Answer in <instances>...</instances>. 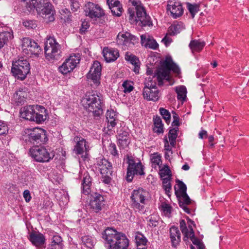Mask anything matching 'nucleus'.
Segmentation results:
<instances>
[{"mask_svg": "<svg viewBox=\"0 0 249 249\" xmlns=\"http://www.w3.org/2000/svg\"><path fill=\"white\" fill-rule=\"evenodd\" d=\"M102 238L108 249H127L129 245L126 235L112 228L106 229L102 233Z\"/></svg>", "mask_w": 249, "mask_h": 249, "instance_id": "f257e3e1", "label": "nucleus"}, {"mask_svg": "<svg viewBox=\"0 0 249 249\" xmlns=\"http://www.w3.org/2000/svg\"><path fill=\"white\" fill-rule=\"evenodd\" d=\"M24 6L29 12L36 9L37 14L47 22L54 20L55 11L48 0H22Z\"/></svg>", "mask_w": 249, "mask_h": 249, "instance_id": "f03ea898", "label": "nucleus"}, {"mask_svg": "<svg viewBox=\"0 0 249 249\" xmlns=\"http://www.w3.org/2000/svg\"><path fill=\"white\" fill-rule=\"evenodd\" d=\"M84 108L92 113L94 116H99L103 112V103L100 94L96 91L87 92L81 100Z\"/></svg>", "mask_w": 249, "mask_h": 249, "instance_id": "7ed1b4c3", "label": "nucleus"}, {"mask_svg": "<svg viewBox=\"0 0 249 249\" xmlns=\"http://www.w3.org/2000/svg\"><path fill=\"white\" fill-rule=\"evenodd\" d=\"M172 71L174 73L178 74L180 70L178 67L175 64L171 58H166L162 63L161 67L159 68L153 75V78L157 80L159 86H162L163 80H166L171 83V77L170 72Z\"/></svg>", "mask_w": 249, "mask_h": 249, "instance_id": "20e7f679", "label": "nucleus"}, {"mask_svg": "<svg viewBox=\"0 0 249 249\" xmlns=\"http://www.w3.org/2000/svg\"><path fill=\"white\" fill-rule=\"evenodd\" d=\"M127 160L128 165L127 169L126 179L128 182L132 181L135 175H144V166L141 161L135 159L132 156H128Z\"/></svg>", "mask_w": 249, "mask_h": 249, "instance_id": "39448f33", "label": "nucleus"}, {"mask_svg": "<svg viewBox=\"0 0 249 249\" xmlns=\"http://www.w3.org/2000/svg\"><path fill=\"white\" fill-rule=\"evenodd\" d=\"M25 133L27 134L25 141L34 145L44 143L48 141L46 131L40 128L27 129Z\"/></svg>", "mask_w": 249, "mask_h": 249, "instance_id": "423d86ee", "label": "nucleus"}, {"mask_svg": "<svg viewBox=\"0 0 249 249\" xmlns=\"http://www.w3.org/2000/svg\"><path fill=\"white\" fill-rule=\"evenodd\" d=\"M44 51L46 58L50 60L58 59L61 53L60 45L54 37L49 36L45 42Z\"/></svg>", "mask_w": 249, "mask_h": 249, "instance_id": "0eeeda50", "label": "nucleus"}, {"mask_svg": "<svg viewBox=\"0 0 249 249\" xmlns=\"http://www.w3.org/2000/svg\"><path fill=\"white\" fill-rule=\"evenodd\" d=\"M29 154L34 160L38 162H48L54 157L53 151H48L43 146H36L31 148Z\"/></svg>", "mask_w": 249, "mask_h": 249, "instance_id": "6e6552de", "label": "nucleus"}, {"mask_svg": "<svg viewBox=\"0 0 249 249\" xmlns=\"http://www.w3.org/2000/svg\"><path fill=\"white\" fill-rule=\"evenodd\" d=\"M30 71V63L26 59H19L13 63L11 71L18 79H25Z\"/></svg>", "mask_w": 249, "mask_h": 249, "instance_id": "1a4fd4ad", "label": "nucleus"}, {"mask_svg": "<svg viewBox=\"0 0 249 249\" xmlns=\"http://www.w3.org/2000/svg\"><path fill=\"white\" fill-rule=\"evenodd\" d=\"M84 11L86 16L94 20L101 18L105 14L100 6L91 2H88L85 4Z\"/></svg>", "mask_w": 249, "mask_h": 249, "instance_id": "9d476101", "label": "nucleus"}, {"mask_svg": "<svg viewBox=\"0 0 249 249\" xmlns=\"http://www.w3.org/2000/svg\"><path fill=\"white\" fill-rule=\"evenodd\" d=\"M150 79V78H149ZM156 82L149 80L145 82L143 89V96L148 101H156L159 99V92L156 89Z\"/></svg>", "mask_w": 249, "mask_h": 249, "instance_id": "9b49d317", "label": "nucleus"}, {"mask_svg": "<svg viewBox=\"0 0 249 249\" xmlns=\"http://www.w3.org/2000/svg\"><path fill=\"white\" fill-rule=\"evenodd\" d=\"M22 49L23 52L28 55H37L41 51L40 46L35 41L29 37L23 38Z\"/></svg>", "mask_w": 249, "mask_h": 249, "instance_id": "f8f14e48", "label": "nucleus"}, {"mask_svg": "<svg viewBox=\"0 0 249 249\" xmlns=\"http://www.w3.org/2000/svg\"><path fill=\"white\" fill-rule=\"evenodd\" d=\"M79 61L80 59L78 56L75 55H71L59 67V70L62 74H66L72 71L79 63Z\"/></svg>", "mask_w": 249, "mask_h": 249, "instance_id": "ddd939ff", "label": "nucleus"}, {"mask_svg": "<svg viewBox=\"0 0 249 249\" xmlns=\"http://www.w3.org/2000/svg\"><path fill=\"white\" fill-rule=\"evenodd\" d=\"M145 193L142 189L135 190L133 191L131 198L132 201V205L134 208L139 210L143 208Z\"/></svg>", "mask_w": 249, "mask_h": 249, "instance_id": "4468645a", "label": "nucleus"}, {"mask_svg": "<svg viewBox=\"0 0 249 249\" xmlns=\"http://www.w3.org/2000/svg\"><path fill=\"white\" fill-rule=\"evenodd\" d=\"M101 70L102 67L100 63L97 61H94L89 71L87 74V78L91 79L96 85H99Z\"/></svg>", "mask_w": 249, "mask_h": 249, "instance_id": "2eb2a0df", "label": "nucleus"}, {"mask_svg": "<svg viewBox=\"0 0 249 249\" xmlns=\"http://www.w3.org/2000/svg\"><path fill=\"white\" fill-rule=\"evenodd\" d=\"M168 12L174 18H177L180 17L183 13V9L181 3L176 0H171L168 2L167 6Z\"/></svg>", "mask_w": 249, "mask_h": 249, "instance_id": "dca6fc26", "label": "nucleus"}, {"mask_svg": "<svg viewBox=\"0 0 249 249\" xmlns=\"http://www.w3.org/2000/svg\"><path fill=\"white\" fill-rule=\"evenodd\" d=\"M104 202L105 199L103 196L100 194L95 193L90 200V209L95 213L99 212L105 205Z\"/></svg>", "mask_w": 249, "mask_h": 249, "instance_id": "f3484780", "label": "nucleus"}, {"mask_svg": "<svg viewBox=\"0 0 249 249\" xmlns=\"http://www.w3.org/2000/svg\"><path fill=\"white\" fill-rule=\"evenodd\" d=\"M73 142L76 143L73 151L76 154L82 155L88 151L89 147L87 145V142L84 138L76 136L73 139Z\"/></svg>", "mask_w": 249, "mask_h": 249, "instance_id": "a211bd4d", "label": "nucleus"}, {"mask_svg": "<svg viewBox=\"0 0 249 249\" xmlns=\"http://www.w3.org/2000/svg\"><path fill=\"white\" fill-rule=\"evenodd\" d=\"M97 165L102 176H112V166L110 162L105 159H102L98 160Z\"/></svg>", "mask_w": 249, "mask_h": 249, "instance_id": "6ab92c4d", "label": "nucleus"}, {"mask_svg": "<svg viewBox=\"0 0 249 249\" xmlns=\"http://www.w3.org/2000/svg\"><path fill=\"white\" fill-rule=\"evenodd\" d=\"M103 54L105 60L107 62L114 61L119 56V52L117 50L108 47L104 48Z\"/></svg>", "mask_w": 249, "mask_h": 249, "instance_id": "aec40b11", "label": "nucleus"}, {"mask_svg": "<svg viewBox=\"0 0 249 249\" xmlns=\"http://www.w3.org/2000/svg\"><path fill=\"white\" fill-rule=\"evenodd\" d=\"M36 106L29 105L22 107L20 111V116L23 119L29 121L34 120L36 111Z\"/></svg>", "mask_w": 249, "mask_h": 249, "instance_id": "412c9836", "label": "nucleus"}, {"mask_svg": "<svg viewBox=\"0 0 249 249\" xmlns=\"http://www.w3.org/2000/svg\"><path fill=\"white\" fill-rule=\"evenodd\" d=\"M117 38L119 40H121L119 42L120 43L126 46H129L130 44L134 45L138 40L136 36L127 32L125 34L119 33L117 36Z\"/></svg>", "mask_w": 249, "mask_h": 249, "instance_id": "4be33fe9", "label": "nucleus"}, {"mask_svg": "<svg viewBox=\"0 0 249 249\" xmlns=\"http://www.w3.org/2000/svg\"><path fill=\"white\" fill-rule=\"evenodd\" d=\"M107 2L112 15L117 17L121 16L123 9L122 4L118 0H107Z\"/></svg>", "mask_w": 249, "mask_h": 249, "instance_id": "5701e85b", "label": "nucleus"}, {"mask_svg": "<svg viewBox=\"0 0 249 249\" xmlns=\"http://www.w3.org/2000/svg\"><path fill=\"white\" fill-rule=\"evenodd\" d=\"M29 239L33 245L36 247H41L43 246L45 242V236L43 234L40 232H31Z\"/></svg>", "mask_w": 249, "mask_h": 249, "instance_id": "b1692460", "label": "nucleus"}, {"mask_svg": "<svg viewBox=\"0 0 249 249\" xmlns=\"http://www.w3.org/2000/svg\"><path fill=\"white\" fill-rule=\"evenodd\" d=\"M92 184V179L89 174L85 172L83 174V178L82 180V193L88 195L91 192V186Z\"/></svg>", "mask_w": 249, "mask_h": 249, "instance_id": "393cba45", "label": "nucleus"}, {"mask_svg": "<svg viewBox=\"0 0 249 249\" xmlns=\"http://www.w3.org/2000/svg\"><path fill=\"white\" fill-rule=\"evenodd\" d=\"M36 111L34 116V120L32 121H35L37 123H41L46 119V110L41 106H36Z\"/></svg>", "mask_w": 249, "mask_h": 249, "instance_id": "a878e982", "label": "nucleus"}, {"mask_svg": "<svg viewBox=\"0 0 249 249\" xmlns=\"http://www.w3.org/2000/svg\"><path fill=\"white\" fill-rule=\"evenodd\" d=\"M178 197V203L179 206L182 208L184 211L187 213H190L191 211L189 208L187 207V205L191 203V200L186 194L177 196Z\"/></svg>", "mask_w": 249, "mask_h": 249, "instance_id": "bb28decb", "label": "nucleus"}, {"mask_svg": "<svg viewBox=\"0 0 249 249\" xmlns=\"http://www.w3.org/2000/svg\"><path fill=\"white\" fill-rule=\"evenodd\" d=\"M170 237L172 246L176 247L181 240V234L177 227L172 226L170 229Z\"/></svg>", "mask_w": 249, "mask_h": 249, "instance_id": "cd10ccee", "label": "nucleus"}, {"mask_svg": "<svg viewBox=\"0 0 249 249\" xmlns=\"http://www.w3.org/2000/svg\"><path fill=\"white\" fill-rule=\"evenodd\" d=\"M117 114L113 109L107 110L106 113V118L107 121V128L111 130L116 124Z\"/></svg>", "mask_w": 249, "mask_h": 249, "instance_id": "c85d7f7f", "label": "nucleus"}, {"mask_svg": "<svg viewBox=\"0 0 249 249\" xmlns=\"http://www.w3.org/2000/svg\"><path fill=\"white\" fill-rule=\"evenodd\" d=\"M28 96V93L25 89H19L14 95L15 101L18 104H24Z\"/></svg>", "mask_w": 249, "mask_h": 249, "instance_id": "c756f323", "label": "nucleus"}, {"mask_svg": "<svg viewBox=\"0 0 249 249\" xmlns=\"http://www.w3.org/2000/svg\"><path fill=\"white\" fill-rule=\"evenodd\" d=\"M205 44L204 41L199 39L193 40L190 42L189 47L193 53L199 52L202 50Z\"/></svg>", "mask_w": 249, "mask_h": 249, "instance_id": "7c9ffc66", "label": "nucleus"}, {"mask_svg": "<svg viewBox=\"0 0 249 249\" xmlns=\"http://www.w3.org/2000/svg\"><path fill=\"white\" fill-rule=\"evenodd\" d=\"M125 58L126 60L130 61V62L134 66V71L136 73H138L139 72L140 66L139 60L137 58V57L131 54H130L129 53H126Z\"/></svg>", "mask_w": 249, "mask_h": 249, "instance_id": "2f4dec72", "label": "nucleus"}, {"mask_svg": "<svg viewBox=\"0 0 249 249\" xmlns=\"http://www.w3.org/2000/svg\"><path fill=\"white\" fill-rule=\"evenodd\" d=\"M154 127L153 131L159 134L163 133V124L160 117L158 116H154Z\"/></svg>", "mask_w": 249, "mask_h": 249, "instance_id": "473e14b6", "label": "nucleus"}, {"mask_svg": "<svg viewBox=\"0 0 249 249\" xmlns=\"http://www.w3.org/2000/svg\"><path fill=\"white\" fill-rule=\"evenodd\" d=\"M136 243L138 249H144L146 246L147 240L142 233L137 232L135 236Z\"/></svg>", "mask_w": 249, "mask_h": 249, "instance_id": "72a5a7b5", "label": "nucleus"}, {"mask_svg": "<svg viewBox=\"0 0 249 249\" xmlns=\"http://www.w3.org/2000/svg\"><path fill=\"white\" fill-rule=\"evenodd\" d=\"M51 246L53 249H63L64 245L61 237L57 234L53 235Z\"/></svg>", "mask_w": 249, "mask_h": 249, "instance_id": "f704fd0d", "label": "nucleus"}, {"mask_svg": "<svg viewBox=\"0 0 249 249\" xmlns=\"http://www.w3.org/2000/svg\"><path fill=\"white\" fill-rule=\"evenodd\" d=\"M13 38V34L10 32L0 33V49L6 44L9 40Z\"/></svg>", "mask_w": 249, "mask_h": 249, "instance_id": "c9c22d12", "label": "nucleus"}, {"mask_svg": "<svg viewBox=\"0 0 249 249\" xmlns=\"http://www.w3.org/2000/svg\"><path fill=\"white\" fill-rule=\"evenodd\" d=\"M176 183H177V185L178 188V190L177 191L176 185L174 186L176 195L178 196V194H179V195L186 194L187 187L186 185L182 181L179 179L176 180Z\"/></svg>", "mask_w": 249, "mask_h": 249, "instance_id": "e433bc0d", "label": "nucleus"}, {"mask_svg": "<svg viewBox=\"0 0 249 249\" xmlns=\"http://www.w3.org/2000/svg\"><path fill=\"white\" fill-rule=\"evenodd\" d=\"M189 233L186 236L184 237V240L185 241V238L187 239L190 238L193 243L198 246L202 242L196 237L195 236V233L194 231V230L192 228V227L191 226H189Z\"/></svg>", "mask_w": 249, "mask_h": 249, "instance_id": "4c0bfd02", "label": "nucleus"}, {"mask_svg": "<svg viewBox=\"0 0 249 249\" xmlns=\"http://www.w3.org/2000/svg\"><path fill=\"white\" fill-rule=\"evenodd\" d=\"M160 209L164 213V215L170 217L172 211V207L170 204L165 202H162L160 206Z\"/></svg>", "mask_w": 249, "mask_h": 249, "instance_id": "58836bf2", "label": "nucleus"}, {"mask_svg": "<svg viewBox=\"0 0 249 249\" xmlns=\"http://www.w3.org/2000/svg\"><path fill=\"white\" fill-rule=\"evenodd\" d=\"M117 139L118 146L123 149L127 147L130 142V136H127V137H123V138L117 137Z\"/></svg>", "mask_w": 249, "mask_h": 249, "instance_id": "ea45409f", "label": "nucleus"}, {"mask_svg": "<svg viewBox=\"0 0 249 249\" xmlns=\"http://www.w3.org/2000/svg\"><path fill=\"white\" fill-rule=\"evenodd\" d=\"M177 98L180 101H184L186 97V89L184 86H180L176 88Z\"/></svg>", "mask_w": 249, "mask_h": 249, "instance_id": "a19ab883", "label": "nucleus"}, {"mask_svg": "<svg viewBox=\"0 0 249 249\" xmlns=\"http://www.w3.org/2000/svg\"><path fill=\"white\" fill-rule=\"evenodd\" d=\"M83 245L89 249H91L94 246V241L92 237L87 235L82 237Z\"/></svg>", "mask_w": 249, "mask_h": 249, "instance_id": "79ce46f5", "label": "nucleus"}, {"mask_svg": "<svg viewBox=\"0 0 249 249\" xmlns=\"http://www.w3.org/2000/svg\"><path fill=\"white\" fill-rule=\"evenodd\" d=\"M187 7L189 12L190 13L192 18H194L196 13L199 10V5L198 4H191L187 3Z\"/></svg>", "mask_w": 249, "mask_h": 249, "instance_id": "37998d69", "label": "nucleus"}, {"mask_svg": "<svg viewBox=\"0 0 249 249\" xmlns=\"http://www.w3.org/2000/svg\"><path fill=\"white\" fill-rule=\"evenodd\" d=\"M171 177H168L162 178V186L166 194L168 195L171 190V184L170 183Z\"/></svg>", "mask_w": 249, "mask_h": 249, "instance_id": "c03bdc74", "label": "nucleus"}, {"mask_svg": "<svg viewBox=\"0 0 249 249\" xmlns=\"http://www.w3.org/2000/svg\"><path fill=\"white\" fill-rule=\"evenodd\" d=\"M159 111L163 119L165 121L166 123L168 124L170 122L171 120V114L170 112L163 107H160Z\"/></svg>", "mask_w": 249, "mask_h": 249, "instance_id": "a18cd8bd", "label": "nucleus"}, {"mask_svg": "<svg viewBox=\"0 0 249 249\" xmlns=\"http://www.w3.org/2000/svg\"><path fill=\"white\" fill-rule=\"evenodd\" d=\"M160 176L161 178H165V177H171V171L168 165H164V167L160 170Z\"/></svg>", "mask_w": 249, "mask_h": 249, "instance_id": "49530a36", "label": "nucleus"}, {"mask_svg": "<svg viewBox=\"0 0 249 249\" xmlns=\"http://www.w3.org/2000/svg\"><path fill=\"white\" fill-rule=\"evenodd\" d=\"M136 12L137 18L136 20L139 21L140 19L143 18L142 17L145 16L146 12L144 8L142 6H140L135 9Z\"/></svg>", "mask_w": 249, "mask_h": 249, "instance_id": "de8ad7c7", "label": "nucleus"}, {"mask_svg": "<svg viewBox=\"0 0 249 249\" xmlns=\"http://www.w3.org/2000/svg\"><path fill=\"white\" fill-rule=\"evenodd\" d=\"M151 160L152 163L159 165L161 162V156L158 153H154L151 155Z\"/></svg>", "mask_w": 249, "mask_h": 249, "instance_id": "09e8293b", "label": "nucleus"}, {"mask_svg": "<svg viewBox=\"0 0 249 249\" xmlns=\"http://www.w3.org/2000/svg\"><path fill=\"white\" fill-rule=\"evenodd\" d=\"M108 150L109 153L112 155L114 157L118 158H119V153L118 151L117 150V147L116 145L113 143H111L108 147Z\"/></svg>", "mask_w": 249, "mask_h": 249, "instance_id": "8fccbe9b", "label": "nucleus"}, {"mask_svg": "<svg viewBox=\"0 0 249 249\" xmlns=\"http://www.w3.org/2000/svg\"><path fill=\"white\" fill-rule=\"evenodd\" d=\"M180 26L179 24H174L170 26L168 30L169 34L175 35L180 32Z\"/></svg>", "mask_w": 249, "mask_h": 249, "instance_id": "3c124183", "label": "nucleus"}, {"mask_svg": "<svg viewBox=\"0 0 249 249\" xmlns=\"http://www.w3.org/2000/svg\"><path fill=\"white\" fill-rule=\"evenodd\" d=\"M23 25L27 29H35L37 27V23L35 20H26L23 22Z\"/></svg>", "mask_w": 249, "mask_h": 249, "instance_id": "603ef678", "label": "nucleus"}, {"mask_svg": "<svg viewBox=\"0 0 249 249\" xmlns=\"http://www.w3.org/2000/svg\"><path fill=\"white\" fill-rule=\"evenodd\" d=\"M146 48H149L152 49H156L158 47V44L157 43L155 40L149 39L146 42V44L145 45Z\"/></svg>", "mask_w": 249, "mask_h": 249, "instance_id": "864d4df0", "label": "nucleus"}, {"mask_svg": "<svg viewBox=\"0 0 249 249\" xmlns=\"http://www.w3.org/2000/svg\"><path fill=\"white\" fill-rule=\"evenodd\" d=\"M180 228L184 237L189 233V231L186 227L185 220L183 219L181 220L180 221Z\"/></svg>", "mask_w": 249, "mask_h": 249, "instance_id": "5fc2aeb1", "label": "nucleus"}, {"mask_svg": "<svg viewBox=\"0 0 249 249\" xmlns=\"http://www.w3.org/2000/svg\"><path fill=\"white\" fill-rule=\"evenodd\" d=\"M159 218L157 216H151L149 218L148 225L151 227H155L158 226Z\"/></svg>", "mask_w": 249, "mask_h": 249, "instance_id": "6e6d98bb", "label": "nucleus"}, {"mask_svg": "<svg viewBox=\"0 0 249 249\" xmlns=\"http://www.w3.org/2000/svg\"><path fill=\"white\" fill-rule=\"evenodd\" d=\"M127 136H130V134L128 132V129L127 127H124L118 131L117 137L123 138V137H126Z\"/></svg>", "mask_w": 249, "mask_h": 249, "instance_id": "4d7b16f0", "label": "nucleus"}, {"mask_svg": "<svg viewBox=\"0 0 249 249\" xmlns=\"http://www.w3.org/2000/svg\"><path fill=\"white\" fill-rule=\"evenodd\" d=\"M143 18H141V19H140V21L142 24V26H150L152 25V21H151L150 18L149 16L145 15L144 17H142Z\"/></svg>", "mask_w": 249, "mask_h": 249, "instance_id": "13d9d810", "label": "nucleus"}, {"mask_svg": "<svg viewBox=\"0 0 249 249\" xmlns=\"http://www.w3.org/2000/svg\"><path fill=\"white\" fill-rule=\"evenodd\" d=\"M123 87L124 89V93L130 92L133 89V87L132 84L127 81H124L123 84Z\"/></svg>", "mask_w": 249, "mask_h": 249, "instance_id": "bf43d9fd", "label": "nucleus"}, {"mask_svg": "<svg viewBox=\"0 0 249 249\" xmlns=\"http://www.w3.org/2000/svg\"><path fill=\"white\" fill-rule=\"evenodd\" d=\"M8 132V127L7 124L0 121V136L7 134Z\"/></svg>", "mask_w": 249, "mask_h": 249, "instance_id": "052dcab7", "label": "nucleus"}, {"mask_svg": "<svg viewBox=\"0 0 249 249\" xmlns=\"http://www.w3.org/2000/svg\"><path fill=\"white\" fill-rule=\"evenodd\" d=\"M71 8L72 12H76L80 8V4L77 0H71L70 1Z\"/></svg>", "mask_w": 249, "mask_h": 249, "instance_id": "680f3d73", "label": "nucleus"}, {"mask_svg": "<svg viewBox=\"0 0 249 249\" xmlns=\"http://www.w3.org/2000/svg\"><path fill=\"white\" fill-rule=\"evenodd\" d=\"M178 130V128H174L171 130H170L168 133V138L169 140L171 139H176L177 137V131Z\"/></svg>", "mask_w": 249, "mask_h": 249, "instance_id": "e2e57ef3", "label": "nucleus"}, {"mask_svg": "<svg viewBox=\"0 0 249 249\" xmlns=\"http://www.w3.org/2000/svg\"><path fill=\"white\" fill-rule=\"evenodd\" d=\"M173 121L172 123V125L173 126H177L178 127L179 125V117L178 114H177L175 112H173Z\"/></svg>", "mask_w": 249, "mask_h": 249, "instance_id": "0e129e2a", "label": "nucleus"}, {"mask_svg": "<svg viewBox=\"0 0 249 249\" xmlns=\"http://www.w3.org/2000/svg\"><path fill=\"white\" fill-rule=\"evenodd\" d=\"M89 24L87 21H84L82 22L81 27L80 29V33L81 34H85L87 30L89 28Z\"/></svg>", "mask_w": 249, "mask_h": 249, "instance_id": "69168bd1", "label": "nucleus"}, {"mask_svg": "<svg viewBox=\"0 0 249 249\" xmlns=\"http://www.w3.org/2000/svg\"><path fill=\"white\" fill-rule=\"evenodd\" d=\"M23 197L27 202H28L31 200V196L29 190H26L24 191Z\"/></svg>", "mask_w": 249, "mask_h": 249, "instance_id": "338daca9", "label": "nucleus"}, {"mask_svg": "<svg viewBox=\"0 0 249 249\" xmlns=\"http://www.w3.org/2000/svg\"><path fill=\"white\" fill-rule=\"evenodd\" d=\"M162 42L164 43L166 46H168L171 42L172 41V39L170 37L168 36L167 35H166L162 39L161 41Z\"/></svg>", "mask_w": 249, "mask_h": 249, "instance_id": "774afa93", "label": "nucleus"}]
</instances>
